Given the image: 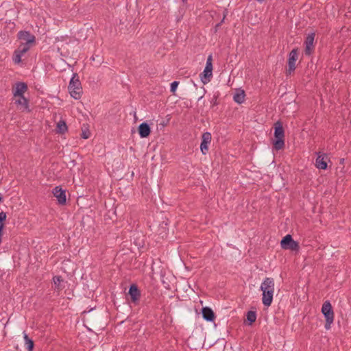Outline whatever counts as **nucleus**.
<instances>
[{"mask_svg":"<svg viewBox=\"0 0 351 351\" xmlns=\"http://www.w3.org/2000/svg\"><path fill=\"white\" fill-rule=\"evenodd\" d=\"M315 39V34L311 33L308 34L304 42L305 45V53L311 55L313 50V43Z\"/></svg>","mask_w":351,"mask_h":351,"instance_id":"obj_12","label":"nucleus"},{"mask_svg":"<svg viewBox=\"0 0 351 351\" xmlns=\"http://www.w3.org/2000/svg\"><path fill=\"white\" fill-rule=\"evenodd\" d=\"M129 295L131 297L132 302H136L140 297V291L135 285H132L129 289Z\"/></svg>","mask_w":351,"mask_h":351,"instance_id":"obj_15","label":"nucleus"},{"mask_svg":"<svg viewBox=\"0 0 351 351\" xmlns=\"http://www.w3.org/2000/svg\"><path fill=\"white\" fill-rule=\"evenodd\" d=\"M326 156L319 154L316 158L315 166L319 169L325 170L327 168V162L325 160Z\"/></svg>","mask_w":351,"mask_h":351,"instance_id":"obj_16","label":"nucleus"},{"mask_svg":"<svg viewBox=\"0 0 351 351\" xmlns=\"http://www.w3.org/2000/svg\"><path fill=\"white\" fill-rule=\"evenodd\" d=\"M31 45H28L27 44L21 43L19 46L18 49H16L17 51V53H20L23 56L27 52L29 49L31 48Z\"/></svg>","mask_w":351,"mask_h":351,"instance_id":"obj_20","label":"nucleus"},{"mask_svg":"<svg viewBox=\"0 0 351 351\" xmlns=\"http://www.w3.org/2000/svg\"><path fill=\"white\" fill-rule=\"evenodd\" d=\"M67 130V125L64 121H59L57 123V132L63 134Z\"/></svg>","mask_w":351,"mask_h":351,"instance_id":"obj_19","label":"nucleus"},{"mask_svg":"<svg viewBox=\"0 0 351 351\" xmlns=\"http://www.w3.org/2000/svg\"><path fill=\"white\" fill-rule=\"evenodd\" d=\"M23 56L22 54H21L20 53H17V51L15 50L12 58L14 64H19V63H21V58Z\"/></svg>","mask_w":351,"mask_h":351,"instance_id":"obj_25","label":"nucleus"},{"mask_svg":"<svg viewBox=\"0 0 351 351\" xmlns=\"http://www.w3.org/2000/svg\"><path fill=\"white\" fill-rule=\"evenodd\" d=\"M27 90V85L24 82H16L12 88L13 97L24 95Z\"/></svg>","mask_w":351,"mask_h":351,"instance_id":"obj_11","label":"nucleus"},{"mask_svg":"<svg viewBox=\"0 0 351 351\" xmlns=\"http://www.w3.org/2000/svg\"><path fill=\"white\" fill-rule=\"evenodd\" d=\"M322 313L326 319L325 328L329 330L334 322V312L331 304L328 300L325 301L322 304Z\"/></svg>","mask_w":351,"mask_h":351,"instance_id":"obj_3","label":"nucleus"},{"mask_svg":"<svg viewBox=\"0 0 351 351\" xmlns=\"http://www.w3.org/2000/svg\"><path fill=\"white\" fill-rule=\"evenodd\" d=\"M213 57L212 55H209L207 60L206 66L204 71L200 74V78L204 84L208 83L210 81V77L213 75Z\"/></svg>","mask_w":351,"mask_h":351,"instance_id":"obj_4","label":"nucleus"},{"mask_svg":"<svg viewBox=\"0 0 351 351\" xmlns=\"http://www.w3.org/2000/svg\"><path fill=\"white\" fill-rule=\"evenodd\" d=\"M90 136V132L88 131H83L82 134V137L84 139L88 138Z\"/></svg>","mask_w":351,"mask_h":351,"instance_id":"obj_28","label":"nucleus"},{"mask_svg":"<svg viewBox=\"0 0 351 351\" xmlns=\"http://www.w3.org/2000/svg\"><path fill=\"white\" fill-rule=\"evenodd\" d=\"M23 337L25 340V344L29 351H32L33 346H34V342L33 341L29 339L26 333H23Z\"/></svg>","mask_w":351,"mask_h":351,"instance_id":"obj_22","label":"nucleus"},{"mask_svg":"<svg viewBox=\"0 0 351 351\" xmlns=\"http://www.w3.org/2000/svg\"><path fill=\"white\" fill-rule=\"evenodd\" d=\"M245 97V91L241 89H238L236 90L233 99L236 103L241 104L244 102Z\"/></svg>","mask_w":351,"mask_h":351,"instance_id":"obj_17","label":"nucleus"},{"mask_svg":"<svg viewBox=\"0 0 351 351\" xmlns=\"http://www.w3.org/2000/svg\"><path fill=\"white\" fill-rule=\"evenodd\" d=\"M203 318L208 322H213L215 319V314L209 307H204L202 310Z\"/></svg>","mask_w":351,"mask_h":351,"instance_id":"obj_14","label":"nucleus"},{"mask_svg":"<svg viewBox=\"0 0 351 351\" xmlns=\"http://www.w3.org/2000/svg\"><path fill=\"white\" fill-rule=\"evenodd\" d=\"M285 145L284 138H276L274 141V146L276 149L279 150L281 149Z\"/></svg>","mask_w":351,"mask_h":351,"instance_id":"obj_23","label":"nucleus"},{"mask_svg":"<svg viewBox=\"0 0 351 351\" xmlns=\"http://www.w3.org/2000/svg\"><path fill=\"white\" fill-rule=\"evenodd\" d=\"M6 219V213L5 212L0 213V222H3Z\"/></svg>","mask_w":351,"mask_h":351,"instance_id":"obj_29","label":"nucleus"},{"mask_svg":"<svg viewBox=\"0 0 351 351\" xmlns=\"http://www.w3.org/2000/svg\"><path fill=\"white\" fill-rule=\"evenodd\" d=\"M298 58V51L297 49H293L289 54L288 58V72L291 73L295 69V63Z\"/></svg>","mask_w":351,"mask_h":351,"instance_id":"obj_9","label":"nucleus"},{"mask_svg":"<svg viewBox=\"0 0 351 351\" xmlns=\"http://www.w3.org/2000/svg\"><path fill=\"white\" fill-rule=\"evenodd\" d=\"M18 38L21 40V43L32 46L36 41L35 36L27 31H20L18 33Z\"/></svg>","mask_w":351,"mask_h":351,"instance_id":"obj_6","label":"nucleus"},{"mask_svg":"<svg viewBox=\"0 0 351 351\" xmlns=\"http://www.w3.org/2000/svg\"><path fill=\"white\" fill-rule=\"evenodd\" d=\"M4 228V225L3 222H0V232H3V229Z\"/></svg>","mask_w":351,"mask_h":351,"instance_id":"obj_30","label":"nucleus"},{"mask_svg":"<svg viewBox=\"0 0 351 351\" xmlns=\"http://www.w3.org/2000/svg\"><path fill=\"white\" fill-rule=\"evenodd\" d=\"M151 132L150 127L147 123H142L138 126V133L141 138L147 137Z\"/></svg>","mask_w":351,"mask_h":351,"instance_id":"obj_13","label":"nucleus"},{"mask_svg":"<svg viewBox=\"0 0 351 351\" xmlns=\"http://www.w3.org/2000/svg\"><path fill=\"white\" fill-rule=\"evenodd\" d=\"M274 136L276 138H284L285 132L280 122L275 124Z\"/></svg>","mask_w":351,"mask_h":351,"instance_id":"obj_18","label":"nucleus"},{"mask_svg":"<svg viewBox=\"0 0 351 351\" xmlns=\"http://www.w3.org/2000/svg\"><path fill=\"white\" fill-rule=\"evenodd\" d=\"M62 281V279L60 276H54L53 278V284L56 287V289H60L61 287H60V283Z\"/></svg>","mask_w":351,"mask_h":351,"instance_id":"obj_26","label":"nucleus"},{"mask_svg":"<svg viewBox=\"0 0 351 351\" xmlns=\"http://www.w3.org/2000/svg\"><path fill=\"white\" fill-rule=\"evenodd\" d=\"M281 247L284 250H290L298 252L300 250L298 242L294 241L291 234H287L280 241Z\"/></svg>","mask_w":351,"mask_h":351,"instance_id":"obj_5","label":"nucleus"},{"mask_svg":"<svg viewBox=\"0 0 351 351\" xmlns=\"http://www.w3.org/2000/svg\"><path fill=\"white\" fill-rule=\"evenodd\" d=\"M256 319V314L254 311H248L247 313V320L250 324L254 323Z\"/></svg>","mask_w":351,"mask_h":351,"instance_id":"obj_24","label":"nucleus"},{"mask_svg":"<svg viewBox=\"0 0 351 351\" xmlns=\"http://www.w3.org/2000/svg\"><path fill=\"white\" fill-rule=\"evenodd\" d=\"M178 84H179V83H178V82H177V81H174V82H173L171 84V87H170V88H171V91L172 93H174V92L176 91V88H177V87H178Z\"/></svg>","mask_w":351,"mask_h":351,"instance_id":"obj_27","label":"nucleus"},{"mask_svg":"<svg viewBox=\"0 0 351 351\" xmlns=\"http://www.w3.org/2000/svg\"><path fill=\"white\" fill-rule=\"evenodd\" d=\"M262 291V302L264 306H269L273 300L274 293V280L272 278H265L260 287Z\"/></svg>","mask_w":351,"mask_h":351,"instance_id":"obj_1","label":"nucleus"},{"mask_svg":"<svg viewBox=\"0 0 351 351\" xmlns=\"http://www.w3.org/2000/svg\"><path fill=\"white\" fill-rule=\"evenodd\" d=\"M14 104L18 109L21 111H29V101L24 95L13 97Z\"/></svg>","mask_w":351,"mask_h":351,"instance_id":"obj_7","label":"nucleus"},{"mask_svg":"<svg viewBox=\"0 0 351 351\" xmlns=\"http://www.w3.org/2000/svg\"><path fill=\"white\" fill-rule=\"evenodd\" d=\"M31 45H28L27 44L21 43L19 46L18 49H16L17 51V53H20L23 56L27 52L29 49L31 48Z\"/></svg>","mask_w":351,"mask_h":351,"instance_id":"obj_21","label":"nucleus"},{"mask_svg":"<svg viewBox=\"0 0 351 351\" xmlns=\"http://www.w3.org/2000/svg\"><path fill=\"white\" fill-rule=\"evenodd\" d=\"M211 138V134L208 132H204L202 136L200 149L204 155H205L208 150V145L210 143Z\"/></svg>","mask_w":351,"mask_h":351,"instance_id":"obj_10","label":"nucleus"},{"mask_svg":"<svg viewBox=\"0 0 351 351\" xmlns=\"http://www.w3.org/2000/svg\"><path fill=\"white\" fill-rule=\"evenodd\" d=\"M69 91L71 96L75 99H80L82 94V87L77 74L74 73L69 82Z\"/></svg>","mask_w":351,"mask_h":351,"instance_id":"obj_2","label":"nucleus"},{"mask_svg":"<svg viewBox=\"0 0 351 351\" xmlns=\"http://www.w3.org/2000/svg\"><path fill=\"white\" fill-rule=\"evenodd\" d=\"M52 193L53 196L57 199L58 202L60 205H64L66 202V191L63 190L60 186H56L53 191Z\"/></svg>","mask_w":351,"mask_h":351,"instance_id":"obj_8","label":"nucleus"}]
</instances>
